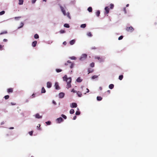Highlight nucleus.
<instances>
[{"instance_id": "obj_1", "label": "nucleus", "mask_w": 157, "mask_h": 157, "mask_svg": "<svg viewBox=\"0 0 157 157\" xmlns=\"http://www.w3.org/2000/svg\"><path fill=\"white\" fill-rule=\"evenodd\" d=\"M64 81H65L67 82V84L66 88L68 89L71 87V78H67V75H65L63 78Z\"/></svg>"}, {"instance_id": "obj_2", "label": "nucleus", "mask_w": 157, "mask_h": 157, "mask_svg": "<svg viewBox=\"0 0 157 157\" xmlns=\"http://www.w3.org/2000/svg\"><path fill=\"white\" fill-rule=\"evenodd\" d=\"M60 8L61 9V10L63 14L64 15H67V16L69 18L71 19L70 16V14L69 13H66V11L64 8L61 6H60Z\"/></svg>"}, {"instance_id": "obj_3", "label": "nucleus", "mask_w": 157, "mask_h": 157, "mask_svg": "<svg viewBox=\"0 0 157 157\" xmlns=\"http://www.w3.org/2000/svg\"><path fill=\"white\" fill-rule=\"evenodd\" d=\"M70 64V68H72L73 67L74 64L73 63H72L70 61L68 60L67 61V63H65L64 64L65 65L67 66L68 65V64Z\"/></svg>"}, {"instance_id": "obj_4", "label": "nucleus", "mask_w": 157, "mask_h": 157, "mask_svg": "<svg viewBox=\"0 0 157 157\" xmlns=\"http://www.w3.org/2000/svg\"><path fill=\"white\" fill-rule=\"evenodd\" d=\"M126 30L128 32H132L134 31V29L132 26H130L126 27Z\"/></svg>"}, {"instance_id": "obj_5", "label": "nucleus", "mask_w": 157, "mask_h": 157, "mask_svg": "<svg viewBox=\"0 0 157 157\" xmlns=\"http://www.w3.org/2000/svg\"><path fill=\"white\" fill-rule=\"evenodd\" d=\"M87 57V55L86 54H83L80 58V59L81 60H83L86 59Z\"/></svg>"}, {"instance_id": "obj_6", "label": "nucleus", "mask_w": 157, "mask_h": 157, "mask_svg": "<svg viewBox=\"0 0 157 157\" xmlns=\"http://www.w3.org/2000/svg\"><path fill=\"white\" fill-rule=\"evenodd\" d=\"M95 59L98 60L100 62H101L103 61V59L101 57H100V56H95Z\"/></svg>"}, {"instance_id": "obj_7", "label": "nucleus", "mask_w": 157, "mask_h": 157, "mask_svg": "<svg viewBox=\"0 0 157 157\" xmlns=\"http://www.w3.org/2000/svg\"><path fill=\"white\" fill-rule=\"evenodd\" d=\"M56 121H57V123H59L62 122L63 121V120L62 118L60 117L57 118L56 120Z\"/></svg>"}, {"instance_id": "obj_8", "label": "nucleus", "mask_w": 157, "mask_h": 157, "mask_svg": "<svg viewBox=\"0 0 157 157\" xmlns=\"http://www.w3.org/2000/svg\"><path fill=\"white\" fill-rule=\"evenodd\" d=\"M55 86L56 90H59L60 89V88L59 86L58 83L57 82H56L55 83Z\"/></svg>"}, {"instance_id": "obj_9", "label": "nucleus", "mask_w": 157, "mask_h": 157, "mask_svg": "<svg viewBox=\"0 0 157 157\" xmlns=\"http://www.w3.org/2000/svg\"><path fill=\"white\" fill-rule=\"evenodd\" d=\"M70 106L71 108H76L77 106V105L75 103H73Z\"/></svg>"}, {"instance_id": "obj_10", "label": "nucleus", "mask_w": 157, "mask_h": 157, "mask_svg": "<svg viewBox=\"0 0 157 157\" xmlns=\"http://www.w3.org/2000/svg\"><path fill=\"white\" fill-rule=\"evenodd\" d=\"M47 87L48 88H50L52 86V84L51 82H47Z\"/></svg>"}, {"instance_id": "obj_11", "label": "nucleus", "mask_w": 157, "mask_h": 157, "mask_svg": "<svg viewBox=\"0 0 157 157\" xmlns=\"http://www.w3.org/2000/svg\"><path fill=\"white\" fill-rule=\"evenodd\" d=\"M7 92L10 94L12 93L13 92V89L12 88H10L7 90Z\"/></svg>"}, {"instance_id": "obj_12", "label": "nucleus", "mask_w": 157, "mask_h": 157, "mask_svg": "<svg viewBox=\"0 0 157 157\" xmlns=\"http://www.w3.org/2000/svg\"><path fill=\"white\" fill-rule=\"evenodd\" d=\"M64 94L63 93L61 92L59 94V97L60 98H63L64 96Z\"/></svg>"}, {"instance_id": "obj_13", "label": "nucleus", "mask_w": 157, "mask_h": 157, "mask_svg": "<svg viewBox=\"0 0 157 157\" xmlns=\"http://www.w3.org/2000/svg\"><path fill=\"white\" fill-rule=\"evenodd\" d=\"M105 13L106 14H108L109 13V8H108V6H106V7H105Z\"/></svg>"}, {"instance_id": "obj_14", "label": "nucleus", "mask_w": 157, "mask_h": 157, "mask_svg": "<svg viewBox=\"0 0 157 157\" xmlns=\"http://www.w3.org/2000/svg\"><path fill=\"white\" fill-rule=\"evenodd\" d=\"M37 42L36 41H35L33 42L32 43V46L33 47H35L36 45Z\"/></svg>"}, {"instance_id": "obj_15", "label": "nucleus", "mask_w": 157, "mask_h": 157, "mask_svg": "<svg viewBox=\"0 0 157 157\" xmlns=\"http://www.w3.org/2000/svg\"><path fill=\"white\" fill-rule=\"evenodd\" d=\"M35 117L36 118L39 119L42 118V116H40L39 113H37L35 115Z\"/></svg>"}, {"instance_id": "obj_16", "label": "nucleus", "mask_w": 157, "mask_h": 157, "mask_svg": "<svg viewBox=\"0 0 157 157\" xmlns=\"http://www.w3.org/2000/svg\"><path fill=\"white\" fill-rule=\"evenodd\" d=\"M75 40H73L70 41V44L71 45H72L75 44Z\"/></svg>"}, {"instance_id": "obj_17", "label": "nucleus", "mask_w": 157, "mask_h": 157, "mask_svg": "<svg viewBox=\"0 0 157 157\" xmlns=\"http://www.w3.org/2000/svg\"><path fill=\"white\" fill-rule=\"evenodd\" d=\"M88 74H89L90 73L92 72L93 71V70L90 68H88Z\"/></svg>"}, {"instance_id": "obj_18", "label": "nucleus", "mask_w": 157, "mask_h": 157, "mask_svg": "<svg viewBox=\"0 0 157 157\" xmlns=\"http://www.w3.org/2000/svg\"><path fill=\"white\" fill-rule=\"evenodd\" d=\"M114 86L113 84H110L109 86V88L111 89H113L114 88Z\"/></svg>"}, {"instance_id": "obj_19", "label": "nucleus", "mask_w": 157, "mask_h": 157, "mask_svg": "<svg viewBox=\"0 0 157 157\" xmlns=\"http://www.w3.org/2000/svg\"><path fill=\"white\" fill-rule=\"evenodd\" d=\"M96 14L97 17H99L100 14V11L99 10H97L96 13Z\"/></svg>"}, {"instance_id": "obj_20", "label": "nucleus", "mask_w": 157, "mask_h": 157, "mask_svg": "<svg viewBox=\"0 0 157 157\" xmlns=\"http://www.w3.org/2000/svg\"><path fill=\"white\" fill-rule=\"evenodd\" d=\"M77 82H81L82 81V79L80 77H78L76 80Z\"/></svg>"}, {"instance_id": "obj_21", "label": "nucleus", "mask_w": 157, "mask_h": 157, "mask_svg": "<svg viewBox=\"0 0 157 157\" xmlns=\"http://www.w3.org/2000/svg\"><path fill=\"white\" fill-rule=\"evenodd\" d=\"M77 93L78 97H81L82 96V94L81 92L80 91H78Z\"/></svg>"}, {"instance_id": "obj_22", "label": "nucleus", "mask_w": 157, "mask_h": 157, "mask_svg": "<svg viewBox=\"0 0 157 157\" xmlns=\"http://www.w3.org/2000/svg\"><path fill=\"white\" fill-rule=\"evenodd\" d=\"M87 10L90 12H92V8L91 7H88L87 9Z\"/></svg>"}, {"instance_id": "obj_23", "label": "nucleus", "mask_w": 157, "mask_h": 157, "mask_svg": "<svg viewBox=\"0 0 157 157\" xmlns=\"http://www.w3.org/2000/svg\"><path fill=\"white\" fill-rule=\"evenodd\" d=\"M46 92V90L44 88V87H43L41 89V93H45Z\"/></svg>"}, {"instance_id": "obj_24", "label": "nucleus", "mask_w": 157, "mask_h": 157, "mask_svg": "<svg viewBox=\"0 0 157 157\" xmlns=\"http://www.w3.org/2000/svg\"><path fill=\"white\" fill-rule=\"evenodd\" d=\"M18 4L20 5H22L23 2V0H19Z\"/></svg>"}, {"instance_id": "obj_25", "label": "nucleus", "mask_w": 157, "mask_h": 157, "mask_svg": "<svg viewBox=\"0 0 157 157\" xmlns=\"http://www.w3.org/2000/svg\"><path fill=\"white\" fill-rule=\"evenodd\" d=\"M97 100L100 101L102 99V98L100 96H98L97 98Z\"/></svg>"}, {"instance_id": "obj_26", "label": "nucleus", "mask_w": 157, "mask_h": 157, "mask_svg": "<svg viewBox=\"0 0 157 157\" xmlns=\"http://www.w3.org/2000/svg\"><path fill=\"white\" fill-rule=\"evenodd\" d=\"M86 26V24H82L80 26V27L82 28H84Z\"/></svg>"}, {"instance_id": "obj_27", "label": "nucleus", "mask_w": 157, "mask_h": 157, "mask_svg": "<svg viewBox=\"0 0 157 157\" xmlns=\"http://www.w3.org/2000/svg\"><path fill=\"white\" fill-rule=\"evenodd\" d=\"M74 110L73 109H71L70 111V113L71 114H73L74 113Z\"/></svg>"}, {"instance_id": "obj_28", "label": "nucleus", "mask_w": 157, "mask_h": 157, "mask_svg": "<svg viewBox=\"0 0 157 157\" xmlns=\"http://www.w3.org/2000/svg\"><path fill=\"white\" fill-rule=\"evenodd\" d=\"M64 26L65 27L67 28H69L70 27L69 25L68 24H65L64 25Z\"/></svg>"}, {"instance_id": "obj_29", "label": "nucleus", "mask_w": 157, "mask_h": 157, "mask_svg": "<svg viewBox=\"0 0 157 157\" xmlns=\"http://www.w3.org/2000/svg\"><path fill=\"white\" fill-rule=\"evenodd\" d=\"M123 78V75H120L119 77V79L120 80H121Z\"/></svg>"}, {"instance_id": "obj_30", "label": "nucleus", "mask_w": 157, "mask_h": 157, "mask_svg": "<svg viewBox=\"0 0 157 157\" xmlns=\"http://www.w3.org/2000/svg\"><path fill=\"white\" fill-rule=\"evenodd\" d=\"M34 37L35 39H38L39 38V35L37 34H35L34 36Z\"/></svg>"}, {"instance_id": "obj_31", "label": "nucleus", "mask_w": 157, "mask_h": 157, "mask_svg": "<svg viewBox=\"0 0 157 157\" xmlns=\"http://www.w3.org/2000/svg\"><path fill=\"white\" fill-rule=\"evenodd\" d=\"M94 66V63H92L90 64V66L91 67H93Z\"/></svg>"}, {"instance_id": "obj_32", "label": "nucleus", "mask_w": 157, "mask_h": 157, "mask_svg": "<svg viewBox=\"0 0 157 157\" xmlns=\"http://www.w3.org/2000/svg\"><path fill=\"white\" fill-rule=\"evenodd\" d=\"M69 58L72 60H75L76 58L75 56H72L69 57Z\"/></svg>"}, {"instance_id": "obj_33", "label": "nucleus", "mask_w": 157, "mask_h": 157, "mask_svg": "<svg viewBox=\"0 0 157 157\" xmlns=\"http://www.w3.org/2000/svg\"><path fill=\"white\" fill-rule=\"evenodd\" d=\"M7 33V32L6 31H5L2 32L0 34L2 35V34H6Z\"/></svg>"}, {"instance_id": "obj_34", "label": "nucleus", "mask_w": 157, "mask_h": 157, "mask_svg": "<svg viewBox=\"0 0 157 157\" xmlns=\"http://www.w3.org/2000/svg\"><path fill=\"white\" fill-rule=\"evenodd\" d=\"M56 71L57 72L59 73L61 72L62 71V70L60 69H56Z\"/></svg>"}, {"instance_id": "obj_35", "label": "nucleus", "mask_w": 157, "mask_h": 157, "mask_svg": "<svg viewBox=\"0 0 157 157\" xmlns=\"http://www.w3.org/2000/svg\"><path fill=\"white\" fill-rule=\"evenodd\" d=\"M110 8L111 9H113V8L114 6V5L113 4H111L110 5Z\"/></svg>"}, {"instance_id": "obj_36", "label": "nucleus", "mask_w": 157, "mask_h": 157, "mask_svg": "<svg viewBox=\"0 0 157 157\" xmlns=\"http://www.w3.org/2000/svg\"><path fill=\"white\" fill-rule=\"evenodd\" d=\"M87 35L88 36L91 37L92 36V35L91 32H88L87 33Z\"/></svg>"}, {"instance_id": "obj_37", "label": "nucleus", "mask_w": 157, "mask_h": 157, "mask_svg": "<svg viewBox=\"0 0 157 157\" xmlns=\"http://www.w3.org/2000/svg\"><path fill=\"white\" fill-rule=\"evenodd\" d=\"M9 95H6L4 96V98L5 99L7 100L9 99Z\"/></svg>"}, {"instance_id": "obj_38", "label": "nucleus", "mask_w": 157, "mask_h": 157, "mask_svg": "<svg viewBox=\"0 0 157 157\" xmlns=\"http://www.w3.org/2000/svg\"><path fill=\"white\" fill-rule=\"evenodd\" d=\"M61 117H63L65 119H67V117L65 115L62 114L61 115Z\"/></svg>"}, {"instance_id": "obj_39", "label": "nucleus", "mask_w": 157, "mask_h": 157, "mask_svg": "<svg viewBox=\"0 0 157 157\" xmlns=\"http://www.w3.org/2000/svg\"><path fill=\"white\" fill-rule=\"evenodd\" d=\"M5 13V11H2L1 12H0V15H2L4 14Z\"/></svg>"}, {"instance_id": "obj_40", "label": "nucleus", "mask_w": 157, "mask_h": 157, "mask_svg": "<svg viewBox=\"0 0 157 157\" xmlns=\"http://www.w3.org/2000/svg\"><path fill=\"white\" fill-rule=\"evenodd\" d=\"M98 76L96 75H94L92 77V78L93 79H94L95 78H98Z\"/></svg>"}, {"instance_id": "obj_41", "label": "nucleus", "mask_w": 157, "mask_h": 157, "mask_svg": "<svg viewBox=\"0 0 157 157\" xmlns=\"http://www.w3.org/2000/svg\"><path fill=\"white\" fill-rule=\"evenodd\" d=\"M45 123L47 125H49L51 124V122L50 121H48L46 122Z\"/></svg>"}, {"instance_id": "obj_42", "label": "nucleus", "mask_w": 157, "mask_h": 157, "mask_svg": "<svg viewBox=\"0 0 157 157\" xmlns=\"http://www.w3.org/2000/svg\"><path fill=\"white\" fill-rule=\"evenodd\" d=\"M80 112L78 111H77L75 113V114L77 115H78L80 114Z\"/></svg>"}, {"instance_id": "obj_43", "label": "nucleus", "mask_w": 157, "mask_h": 157, "mask_svg": "<svg viewBox=\"0 0 157 157\" xmlns=\"http://www.w3.org/2000/svg\"><path fill=\"white\" fill-rule=\"evenodd\" d=\"M21 17H14V19L16 20H18V19Z\"/></svg>"}, {"instance_id": "obj_44", "label": "nucleus", "mask_w": 157, "mask_h": 157, "mask_svg": "<svg viewBox=\"0 0 157 157\" xmlns=\"http://www.w3.org/2000/svg\"><path fill=\"white\" fill-rule=\"evenodd\" d=\"M60 32L61 33H65V31L63 30H61Z\"/></svg>"}, {"instance_id": "obj_45", "label": "nucleus", "mask_w": 157, "mask_h": 157, "mask_svg": "<svg viewBox=\"0 0 157 157\" xmlns=\"http://www.w3.org/2000/svg\"><path fill=\"white\" fill-rule=\"evenodd\" d=\"M123 36H121L118 38V40H120L123 39Z\"/></svg>"}, {"instance_id": "obj_46", "label": "nucleus", "mask_w": 157, "mask_h": 157, "mask_svg": "<svg viewBox=\"0 0 157 157\" xmlns=\"http://www.w3.org/2000/svg\"><path fill=\"white\" fill-rule=\"evenodd\" d=\"M24 23L21 22V26L20 27H19L18 28H21L24 25Z\"/></svg>"}, {"instance_id": "obj_47", "label": "nucleus", "mask_w": 157, "mask_h": 157, "mask_svg": "<svg viewBox=\"0 0 157 157\" xmlns=\"http://www.w3.org/2000/svg\"><path fill=\"white\" fill-rule=\"evenodd\" d=\"M33 131H31L29 132V134L30 136H32L33 135Z\"/></svg>"}, {"instance_id": "obj_48", "label": "nucleus", "mask_w": 157, "mask_h": 157, "mask_svg": "<svg viewBox=\"0 0 157 157\" xmlns=\"http://www.w3.org/2000/svg\"><path fill=\"white\" fill-rule=\"evenodd\" d=\"M40 124H38V125L37 126V127L38 128V130H40V128H39V127H40Z\"/></svg>"}, {"instance_id": "obj_49", "label": "nucleus", "mask_w": 157, "mask_h": 157, "mask_svg": "<svg viewBox=\"0 0 157 157\" xmlns=\"http://www.w3.org/2000/svg\"><path fill=\"white\" fill-rule=\"evenodd\" d=\"M124 13H127V12H126V9L125 7H124Z\"/></svg>"}, {"instance_id": "obj_50", "label": "nucleus", "mask_w": 157, "mask_h": 157, "mask_svg": "<svg viewBox=\"0 0 157 157\" xmlns=\"http://www.w3.org/2000/svg\"><path fill=\"white\" fill-rule=\"evenodd\" d=\"M36 0H32V3H33V4L36 1Z\"/></svg>"}, {"instance_id": "obj_51", "label": "nucleus", "mask_w": 157, "mask_h": 157, "mask_svg": "<svg viewBox=\"0 0 157 157\" xmlns=\"http://www.w3.org/2000/svg\"><path fill=\"white\" fill-rule=\"evenodd\" d=\"M31 98H34V97H35V94H33L32 95V96H31Z\"/></svg>"}, {"instance_id": "obj_52", "label": "nucleus", "mask_w": 157, "mask_h": 157, "mask_svg": "<svg viewBox=\"0 0 157 157\" xmlns=\"http://www.w3.org/2000/svg\"><path fill=\"white\" fill-rule=\"evenodd\" d=\"M96 48L95 46L91 48V49H96Z\"/></svg>"}, {"instance_id": "obj_53", "label": "nucleus", "mask_w": 157, "mask_h": 157, "mask_svg": "<svg viewBox=\"0 0 157 157\" xmlns=\"http://www.w3.org/2000/svg\"><path fill=\"white\" fill-rule=\"evenodd\" d=\"M76 116H75L74 117H73V119L74 120H75L76 119Z\"/></svg>"}, {"instance_id": "obj_54", "label": "nucleus", "mask_w": 157, "mask_h": 157, "mask_svg": "<svg viewBox=\"0 0 157 157\" xmlns=\"http://www.w3.org/2000/svg\"><path fill=\"white\" fill-rule=\"evenodd\" d=\"M63 44L64 45H66V44H67V43L66 41H64V42H63Z\"/></svg>"}, {"instance_id": "obj_55", "label": "nucleus", "mask_w": 157, "mask_h": 157, "mask_svg": "<svg viewBox=\"0 0 157 157\" xmlns=\"http://www.w3.org/2000/svg\"><path fill=\"white\" fill-rule=\"evenodd\" d=\"M7 40L6 39H5L3 40V41H4V42H7Z\"/></svg>"}, {"instance_id": "obj_56", "label": "nucleus", "mask_w": 157, "mask_h": 157, "mask_svg": "<svg viewBox=\"0 0 157 157\" xmlns=\"http://www.w3.org/2000/svg\"><path fill=\"white\" fill-rule=\"evenodd\" d=\"M2 50V46L0 45V50Z\"/></svg>"}, {"instance_id": "obj_57", "label": "nucleus", "mask_w": 157, "mask_h": 157, "mask_svg": "<svg viewBox=\"0 0 157 157\" xmlns=\"http://www.w3.org/2000/svg\"><path fill=\"white\" fill-rule=\"evenodd\" d=\"M52 102H53V103L54 104H55V105H56V102L55 101H52Z\"/></svg>"}, {"instance_id": "obj_58", "label": "nucleus", "mask_w": 157, "mask_h": 157, "mask_svg": "<svg viewBox=\"0 0 157 157\" xmlns=\"http://www.w3.org/2000/svg\"><path fill=\"white\" fill-rule=\"evenodd\" d=\"M102 87H99V90H102Z\"/></svg>"}, {"instance_id": "obj_59", "label": "nucleus", "mask_w": 157, "mask_h": 157, "mask_svg": "<svg viewBox=\"0 0 157 157\" xmlns=\"http://www.w3.org/2000/svg\"><path fill=\"white\" fill-rule=\"evenodd\" d=\"M86 89L87 90V91L86 93H88L89 92V90L87 88H86Z\"/></svg>"}, {"instance_id": "obj_60", "label": "nucleus", "mask_w": 157, "mask_h": 157, "mask_svg": "<svg viewBox=\"0 0 157 157\" xmlns=\"http://www.w3.org/2000/svg\"><path fill=\"white\" fill-rule=\"evenodd\" d=\"M71 92H75V91L74 89H73L72 90Z\"/></svg>"}, {"instance_id": "obj_61", "label": "nucleus", "mask_w": 157, "mask_h": 157, "mask_svg": "<svg viewBox=\"0 0 157 157\" xmlns=\"http://www.w3.org/2000/svg\"><path fill=\"white\" fill-rule=\"evenodd\" d=\"M107 92H108V93H110V90H108V91H107Z\"/></svg>"}, {"instance_id": "obj_62", "label": "nucleus", "mask_w": 157, "mask_h": 157, "mask_svg": "<svg viewBox=\"0 0 157 157\" xmlns=\"http://www.w3.org/2000/svg\"><path fill=\"white\" fill-rule=\"evenodd\" d=\"M13 128H13V127H10V129H13Z\"/></svg>"}, {"instance_id": "obj_63", "label": "nucleus", "mask_w": 157, "mask_h": 157, "mask_svg": "<svg viewBox=\"0 0 157 157\" xmlns=\"http://www.w3.org/2000/svg\"><path fill=\"white\" fill-rule=\"evenodd\" d=\"M129 6V4H127L126 5V6L127 7L128 6Z\"/></svg>"}, {"instance_id": "obj_64", "label": "nucleus", "mask_w": 157, "mask_h": 157, "mask_svg": "<svg viewBox=\"0 0 157 157\" xmlns=\"http://www.w3.org/2000/svg\"><path fill=\"white\" fill-rule=\"evenodd\" d=\"M4 124V122H2L1 124Z\"/></svg>"}]
</instances>
